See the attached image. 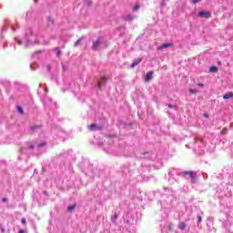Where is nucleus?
<instances>
[{
	"mask_svg": "<svg viewBox=\"0 0 233 233\" xmlns=\"http://www.w3.org/2000/svg\"><path fill=\"white\" fill-rule=\"evenodd\" d=\"M48 70H50V65L47 66Z\"/></svg>",
	"mask_w": 233,
	"mask_h": 233,
	"instance_id": "2f4dec72",
	"label": "nucleus"
},
{
	"mask_svg": "<svg viewBox=\"0 0 233 233\" xmlns=\"http://www.w3.org/2000/svg\"><path fill=\"white\" fill-rule=\"evenodd\" d=\"M199 17H205L206 19H210L212 17V14L208 11H200L198 13Z\"/></svg>",
	"mask_w": 233,
	"mask_h": 233,
	"instance_id": "f257e3e1",
	"label": "nucleus"
},
{
	"mask_svg": "<svg viewBox=\"0 0 233 233\" xmlns=\"http://www.w3.org/2000/svg\"><path fill=\"white\" fill-rule=\"evenodd\" d=\"M218 65H221V62H218Z\"/></svg>",
	"mask_w": 233,
	"mask_h": 233,
	"instance_id": "72a5a7b5",
	"label": "nucleus"
},
{
	"mask_svg": "<svg viewBox=\"0 0 233 233\" xmlns=\"http://www.w3.org/2000/svg\"><path fill=\"white\" fill-rule=\"evenodd\" d=\"M141 61H143V58H141V57L134 60L130 66V68H136V66H137V65H139V63H141Z\"/></svg>",
	"mask_w": 233,
	"mask_h": 233,
	"instance_id": "7ed1b4c3",
	"label": "nucleus"
},
{
	"mask_svg": "<svg viewBox=\"0 0 233 233\" xmlns=\"http://www.w3.org/2000/svg\"><path fill=\"white\" fill-rule=\"evenodd\" d=\"M201 221H202L201 217H198V223H201Z\"/></svg>",
	"mask_w": 233,
	"mask_h": 233,
	"instance_id": "bb28decb",
	"label": "nucleus"
},
{
	"mask_svg": "<svg viewBox=\"0 0 233 233\" xmlns=\"http://www.w3.org/2000/svg\"><path fill=\"white\" fill-rule=\"evenodd\" d=\"M139 8H140L139 5H137L133 7V10L136 12V11L139 10Z\"/></svg>",
	"mask_w": 233,
	"mask_h": 233,
	"instance_id": "aec40b11",
	"label": "nucleus"
},
{
	"mask_svg": "<svg viewBox=\"0 0 233 233\" xmlns=\"http://www.w3.org/2000/svg\"><path fill=\"white\" fill-rule=\"evenodd\" d=\"M196 179H197V177H196V176H192V177H191V182H192V183H195V182H196Z\"/></svg>",
	"mask_w": 233,
	"mask_h": 233,
	"instance_id": "4be33fe9",
	"label": "nucleus"
},
{
	"mask_svg": "<svg viewBox=\"0 0 233 233\" xmlns=\"http://www.w3.org/2000/svg\"><path fill=\"white\" fill-rule=\"evenodd\" d=\"M37 128H41V126H32L31 130H37Z\"/></svg>",
	"mask_w": 233,
	"mask_h": 233,
	"instance_id": "a211bd4d",
	"label": "nucleus"
},
{
	"mask_svg": "<svg viewBox=\"0 0 233 233\" xmlns=\"http://www.w3.org/2000/svg\"><path fill=\"white\" fill-rule=\"evenodd\" d=\"M178 228H179L180 230H185V228H187V224H186L185 222H180V223L178 224Z\"/></svg>",
	"mask_w": 233,
	"mask_h": 233,
	"instance_id": "1a4fd4ad",
	"label": "nucleus"
},
{
	"mask_svg": "<svg viewBox=\"0 0 233 233\" xmlns=\"http://www.w3.org/2000/svg\"><path fill=\"white\" fill-rule=\"evenodd\" d=\"M87 128L90 129L91 131L103 130V127H98L96 124H91L90 126L87 127Z\"/></svg>",
	"mask_w": 233,
	"mask_h": 233,
	"instance_id": "f03ea898",
	"label": "nucleus"
},
{
	"mask_svg": "<svg viewBox=\"0 0 233 233\" xmlns=\"http://www.w3.org/2000/svg\"><path fill=\"white\" fill-rule=\"evenodd\" d=\"M103 83H106V76H102L100 81H98V84H97L98 88H101Z\"/></svg>",
	"mask_w": 233,
	"mask_h": 233,
	"instance_id": "6e6552de",
	"label": "nucleus"
},
{
	"mask_svg": "<svg viewBox=\"0 0 233 233\" xmlns=\"http://www.w3.org/2000/svg\"><path fill=\"white\" fill-rule=\"evenodd\" d=\"M124 19L126 21H134V19H136V16H134L133 15H127L126 16H124Z\"/></svg>",
	"mask_w": 233,
	"mask_h": 233,
	"instance_id": "0eeeda50",
	"label": "nucleus"
},
{
	"mask_svg": "<svg viewBox=\"0 0 233 233\" xmlns=\"http://www.w3.org/2000/svg\"><path fill=\"white\" fill-rule=\"evenodd\" d=\"M18 233H25V230L20 229V230L18 231Z\"/></svg>",
	"mask_w": 233,
	"mask_h": 233,
	"instance_id": "cd10ccee",
	"label": "nucleus"
},
{
	"mask_svg": "<svg viewBox=\"0 0 233 233\" xmlns=\"http://www.w3.org/2000/svg\"><path fill=\"white\" fill-rule=\"evenodd\" d=\"M209 72H211L212 74H216V72H218V67L216 66H212L209 68Z\"/></svg>",
	"mask_w": 233,
	"mask_h": 233,
	"instance_id": "9b49d317",
	"label": "nucleus"
},
{
	"mask_svg": "<svg viewBox=\"0 0 233 233\" xmlns=\"http://www.w3.org/2000/svg\"><path fill=\"white\" fill-rule=\"evenodd\" d=\"M56 56H61V50H58V51H57Z\"/></svg>",
	"mask_w": 233,
	"mask_h": 233,
	"instance_id": "393cba45",
	"label": "nucleus"
},
{
	"mask_svg": "<svg viewBox=\"0 0 233 233\" xmlns=\"http://www.w3.org/2000/svg\"><path fill=\"white\" fill-rule=\"evenodd\" d=\"M43 147H46V142H43L41 144H38V148H43Z\"/></svg>",
	"mask_w": 233,
	"mask_h": 233,
	"instance_id": "f3484780",
	"label": "nucleus"
},
{
	"mask_svg": "<svg viewBox=\"0 0 233 233\" xmlns=\"http://www.w3.org/2000/svg\"><path fill=\"white\" fill-rule=\"evenodd\" d=\"M192 5H198V3H201V0H192Z\"/></svg>",
	"mask_w": 233,
	"mask_h": 233,
	"instance_id": "6ab92c4d",
	"label": "nucleus"
},
{
	"mask_svg": "<svg viewBox=\"0 0 233 233\" xmlns=\"http://www.w3.org/2000/svg\"><path fill=\"white\" fill-rule=\"evenodd\" d=\"M75 208H76V204H75V205H72V206L67 207V210H68L69 212H72V210H74Z\"/></svg>",
	"mask_w": 233,
	"mask_h": 233,
	"instance_id": "2eb2a0df",
	"label": "nucleus"
},
{
	"mask_svg": "<svg viewBox=\"0 0 233 233\" xmlns=\"http://www.w3.org/2000/svg\"><path fill=\"white\" fill-rule=\"evenodd\" d=\"M231 97H233V93H228L226 95L223 96V99H231Z\"/></svg>",
	"mask_w": 233,
	"mask_h": 233,
	"instance_id": "9d476101",
	"label": "nucleus"
},
{
	"mask_svg": "<svg viewBox=\"0 0 233 233\" xmlns=\"http://www.w3.org/2000/svg\"><path fill=\"white\" fill-rule=\"evenodd\" d=\"M17 111L19 112V114H21L23 116V114H25V111L23 110V107H21V106H17Z\"/></svg>",
	"mask_w": 233,
	"mask_h": 233,
	"instance_id": "4468645a",
	"label": "nucleus"
},
{
	"mask_svg": "<svg viewBox=\"0 0 233 233\" xmlns=\"http://www.w3.org/2000/svg\"><path fill=\"white\" fill-rule=\"evenodd\" d=\"M185 176H196V173H194L193 171H186Z\"/></svg>",
	"mask_w": 233,
	"mask_h": 233,
	"instance_id": "ddd939ff",
	"label": "nucleus"
},
{
	"mask_svg": "<svg viewBox=\"0 0 233 233\" xmlns=\"http://www.w3.org/2000/svg\"><path fill=\"white\" fill-rule=\"evenodd\" d=\"M169 108H172V106H169Z\"/></svg>",
	"mask_w": 233,
	"mask_h": 233,
	"instance_id": "f704fd0d",
	"label": "nucleus"
},
{
	"mask_svg": "<svg viewBox=\"0 0 233 233\" xmlns=\"http://www.w3.org/2000/svg\"><path fill=\"white\" fill-rule=\"evenodd\" d=\"M170 46H174V44L172 43H167V44H163L162 46H159L157 50H163L164 48H168Z\"/></svg>",
	"mask_w": 233,
	"mask_h": 233,
	"instance_id": "20e7f679",
	"label": "nucleus"
},
{
	"mask_svg": "<svg viewBox=\"0 0 233 233\" xmlns=\"http://www.w3.org/2000/svg\"><path fill=\"white\" fill-rule=\"evenodd\" d=\"M101 45V39H97L96 42L93 43V50H97L99 48V46Z\"/></svg>",
	"mask_w": 233,
	"mask_h": 233,
	"instance_id": "423d86ee",
	"label": "nucleus"
},
{
	"mask_svg": "<svg viewBox=\"0 0 233 233\" xmlns=\"http://www.w3.org/2000/svg\"><path fill=\"white\" fill-rule=\"evenodd\" d=\"M147 154V152L146 153H143V156H145Z\"/></svg>",
	"mask_w": 233,
	"mask_h": 233,
	"instance_id": "473e14b6",
	"label": "nucleus"
},
{
	"mask_svg": "<svg viewBox=\"0 0 233 233\" xmlns=\"http://www.w3.org/2000/svg\"><path fill=\"white\" fill-rule=\"evenodd\" d=\"M7 199L6 198H3V202L6 203Z\"/></svg>",
	"mask_w": 233,
	"mask_h": 233,
	"instance_id": "c85d7f7f",
	"label": "nucleus"
},
{
	"mask_svg": "<svg viewBox=\"0 0 233 233\" xmlns=\"http://www.w3.org/2000/svg\"><path fill=\"white\" fill-rule=\"evenodd\" d=\"M28 148H29V150H34V145H33V144H30V145L28 146Z\"/></svg>",
	"mask_w": 233,
	"mask_h": 233,
	"instance_id": "5701e85b",
	"label": "nucleus"
},
{
	"mask_svg": "<svg viewBox=\"0 0 233 233\" xmlns=\"http://www.w3.org/2000/svg\"><path fill=\"white\" fill-rule=\"evenodd\" d=\"M198 86H204L203 83H198Z\"/></svg>",
	"mask_w": 233,
	"mask_h": 233,
	"instance_id": "a878e982",
	"label": "nucleus"
},
{
	"mask_svg": "<svg viewBox=\"0 0 233 233\" xmlns=\"http://www.w3.org/2000/svg\"><path fill=\"white\" fill-rule=\"evenodd\" d=\"M153 76H154V71H149L147 74L146 78H145L146 83H149L150 80L152 79Z\"/></svg>",
	"mask_w": 233,
	"mask_h": 233,
	"instance_id": "39448f33",
	"label": "nucleus"
},
{
	"mask_svg": "<svg viewBox=\"0 0 233 233\" xmlns=\"http://www.w3.org/2000/svg\"><path fill=\"white\" fill-rule=\"evenodd\" d=\"M81 41H83V37L78 38L76 43H75V46H79V45L81 44Z\"/></svg>",
	"mask_w": 233,
	"mask_h": 233,
	"instance_id": "f8f14e48",
	"label": "nucleus"
},
{
	"mask_svg": "<svg viewBox=\"0 0 233 233\" xmlns=\"http://www.w3.org/2000/svg\"><path fill=\"white\" fill-rule=\"evenodd\" d=\"M204 117H208V115H207V114H204Z\"/></svg>",
	"mask_w": 233,
	"mask_h": 233,
	"instance_id": "7c9ffc66",
	"label": "nucleus"
},
{
	"mask_svg": "<svg viewBox=\"0 0 233 233\" xmlns=\"http://www.w3.org/2000/svg\"><path fill=\"white\" fill-rule=\"evenodd\" d=\"M35 54H41V51H35Z\"/></svg>",
	"mask_w": 233,
	"mask_h": 233,
	"instance_id": "c756f323",
	"label": "nucleus"
},
{
	"mask_svg": "<svg viewBox=\"0 0 233 233\" xmlns=\"http://www.w3.org/2000/svg\"><path fill=\"white\" fill-rule=\"evenodd\" d=\"M22 224L26 225V219L25 218H22Z\"/></svg>",
	"mask_w": 233,
	"mask_h": 233,
	"instance_id": "b1692460",
	"label": "nucleus"
},
{
	"mask_svg": "<svg viewBox=\"0 0 233 233\" xmlns=\"http://www.w3.org/2000/svg\"><path fill=\"white\" fill-rule=\"evenodd\" d=\"M117 219V214H115L114 217L111 218V221L113 223H116V220Z\"/></svg>",
	"mask_w": 233,
	"mask_h": 233,
	"instance_id": "dca6fc26",
	"label": "nucleus"
},
{
	"mask_svg": "<svg viewBox=\"0 0 233 233\" xmlns=\"http://www.w3.org/2000/svg\"><path fill=\"white\" fill-rule=\"evenodd\" d=\"M190 94H198V90L196 89H189Z\"/></svg>",
	"mask_w": 233,
	"mask_h": 233,
	"instance_id": "412c9836",
	"label": "nucleus"
}]
</instances>
